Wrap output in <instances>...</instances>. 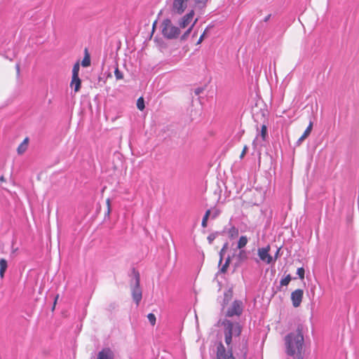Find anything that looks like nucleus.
<instances>
[{
    "instance_id": "f257e3e1",
    "label": "nucleus",
    "mask_w": 359,
    "mask_h": 359,
    "mask_svg": "<svg viewBox=\"0 0 359 359\" xmlns=\"http://www.w3.org/2000/svg\"><path fill=\"white\" fill-rule=\"evenodd\" d=\"M285 352L292 359H304V339L302 330L289 333L285 337Z\"/></svg>"
},
{
    "instance_id": "f03ea898",
    "label": "nucleus",
    "mask_w": 359,
    "mask_h": 359,
    "mask_svg": "<svg viewBox=\"0 0 359 359\" xmlns=\"http://www.w3.org/2000/svg\"><path fill=\"white\" fill-rule=\"evenodd\" d=\"M224 326V340L227 346H229L232 341V337L239 336L241 333V327L238 323H233L226 320L222 323Z\"/></svg>"
},
{
    "instance_id": "7ed1b4c3",
    "label": "nucleus",
    "mask_w": 359,
    "mask_h": 359,
    "mask_svg": "<svg viewBox=\"0 0 359 359\" xmlns=\"http://www.w3.org/2000/svg\"><path fill=\"white\" fill-rule=\"evenodd\" d=\"M161 32L165 38L173 39L179 36L180 30L170 19H165L161 24Z\"/></svg>"
},
{
    "instance_id": "20e7f679",
    "label": "nucleus",
    "mask_w": 359,
    "mask_h": 359,
    "mask_svg": "<svg viewBox=\"0 0 359 359\" xmlns=\"http://www.w3.org/2000/svg\"><path fill=\"white\" fill-rule=\"evenodd\" d=\"M189 0H172V12L175 14H182L188 6Z\"/></svg>"
},
{
    "instance_id": "39448f33",
    "label": "nucleus",
    "mask_w": 359,
    "mask_h": 359,
    "mask_svg": "<svg viewBox=\"0 0 359 359\" xmlns=\"http://www.w3.org/2000/svg\"><path fill=\"white\" fill-rule=\"evenodd\" d=\"M217 359H236L232 353V348H229L226 352L225 347L219 343L217 347Z\"/></svg>"
},
{
    "instance_id": "423d86ee",
    "label": "nucleus",
    "mask_w": 359,
    "mask_h": 359,
    "mask_svg": "<svg viewBox=\"0 0 359 359\" xmlns=\"http://www.w3.org/2000/svg\"><path fill=\"white\" fill-rule=\"evenodd\" d=\"M132 296H133V299L135 302L136 304L139 305V304L142 299V290L140 287V275H139V273H137V275H136V283H135V287H133V289L132 290Z\"/></svg>"
},
{
    "instance_id": "0eeeda50",
    "label": "nucleus",
    "mask_w": 359,
    "mask_h": 359,
    "mask_svg": "<svg viewBox=\"0 0 359 359\" xmlns=\"http://www.w3.org/2000/svg\"><path fill=\"white\" fill-rule=\"evenodd\" d=\"M243 307L242 303L239 301H234L231 307L228 309L226 316L232 317L233 316H240L242 313Z\"/></svg>"
},
{
    "instance_id": "6e6552de",
    "label": "nucleus",
    "mask_w": 359,
    "mask_h": 359,
    "mask_svg": "<svg viewBox=\"0 0 359 359\" xmlns=\"http://www.w3.org/2000/svg\"><path fill=\"white\" fill-rule=\"evenodd\" d=\"M194 11L191 10L190 12L184 15L181 20H180L179 25L180 28L184 29L187 27H190L193 23L194 17Z\"/></svg>"
},
{
    "instance_id": "1a4fd4ad",
    "label": "nucleus",
    "mask_w": 359,
    "mask_h": 359,
    "mask_svg": "<svg viewBox=\"0 0 359 359\" xmlns=\"http://www.w3.org/2000/svg\"><path fill=\"white\" fill-rule=\"evenodd\" d=\"M270 249V245L258 249V255L260 259L266 264H270L273 260L272 257L269 254Z\"/></svg>"
},
{
    "instance_id": "9d476101",
    "label": "nucleus",
    "mask_w": 359,
    "mask_h": 359,
    "mask_svg": "<svg viewBox=\"0 0 359 359\" xmlns=\"http://www.w3.org/2000/svg\"><path fill=\"white\" fill-rule=\"evenodd\" d=\"M304 295V291L302 289H297L291 294V300L294 307L300 306Z\"/></svg>"
},
{
    "instance_id": "9b49d317",
    "label": "nucleus",
    "mask_w": 359,
    "mask_h": 359,
    "mask_svg": "<svg viewBox=\"0 0 359 359\" xmlns=\"http://www.w3.org/2000/svg\"><path fill=\"white\" fill-rule=\"evenodd\" d=\"M114 353L110 348H104L97 353V359H114Z\"/></svg>"
},
{
    "instance_id": "f8f14e48",
    "label": "nucleus",
    "mask_w": 359,
    "mask_h": 359,
    "mask_svg": "<svg viewBox=\"0 0 359 359\" xmlns=\"http://www.w3.org/2000/svg\"><path fill=\"white\" fill-rule=\"evenodd\" d=\"M81 86V80L79 76H72V81L70 83L71 88H74V92L77 93L80 90Z\"/></svg>"
},
{
    "instance_id": "ddd939ff",
    "label": "nucleus",
    "mask_w": 359,
    "mask_h": 359,
    "mask_svg": "<svg viewBox=\"0 0 359 359\" xmlns=\"http://www.w3.org/2000/svg\"><path fill=\"white\" fill-rule=\"evenodd\" d=\"M29 137H25L22 142L18 146L17 149V152L19 155L23 154L28 148L29 144Z\"/></svg>"
},
{
    "instance_id": "4468645a",
    "label": "nucleus",
    "mask_w": 359,
    "mask_h": 359,
    "mask_svg": "<svg viewBox=\"0 0 359 359\" xmlns=\"http://www.w3.org/2000/svg\"><path fill=\"white\" fill-rule=\"evenodd\" d=\"M8 268L7 261L4 258L0 259V278L3 279L4 278L5 273Z\"/></svg>"
},
{
    "instance_id": "2eb2a0df",
    "label": "nucleus",
    "mask_w": 359,
    "mask_h": 359,
    "mask_svg": "<svg viewBox=\"0 0 359 359\" xmlns=\"http://www.w3.org/2000/svg\"><path fill=\"white\" fill-rule=\"evenodd\" d=\"M81 65L83 67H88L90 65V57L87 48L85 49L84 57L81 62Z\"/></svg>"
},
{
    "instance_id": "dca6fc26",
    "label": "nucleus",
    "mask_w": 359,
    "mask_h": 359,
    "mask_svg": "<svg viewBox=\"0 0 359 359\" xmlns=\"http://www.w3.org/2000/svg\"><path fill=\"white\" fill-rule=\"evenodd\" d=\"M312 128H313V122L310 121L308 127L305 130L303 135L299 137L298 141L299 142H302L304 140H305L310 135V133L312 130Z\"/></svg>"
},
{
    "instance_id": "f3484780",
    "label": "nucleus",
    "mask_w": 359,
    "mask_h": 359,
    "mask_svg": "<svg viewBox=\"0 0 359 359\" xmlns=\"http://www.w3.org/2000/svg\"><path fill=\"white\" fill-rule=\"evenodd\" d=\"M198 21V18H196L194 20V21L193 22V23L191 25L190 27H189V28L187 29V30L184 33V34L181 36V39L182 40H186L187 39V37L189 36V35L190 34V33L191 32L192 29H193V27H194V25H196V23Z\"/></svg>"
},
{
    "instance_id": "a211bd4d",
    "label": "nucleus",
    "mask_w": 359,
    "mask_h": 359,
    "mask_svg": "<svg viewBox=\"0 0 359 359\" xmlns=\"http://www.w3.org/2000/svg\"><path fill=\"white\" fill-rule=\"evenodd\" d=\"M248 241V239L246 236H241L238 240V242L237 248L238 249H242L247 245Z\"/></svg>"
},
{
    "instance_id": "6ab92c4d",
    "label": "nucleus",
    "mask_w": 359,
    "mask_h": 359,
    "mask_svg": "<svg viewBox=\"0 0 359 359\" xmlns=\"http://www.w3.org/2000/svg\"><path fill=\"white\" fill-rule=\"evenodd\" d=\"M229 236L231 238L237 237L238 236V230L235 226H231L228 231Z\"/></svg>"
},
{
    "instance_id": "aec40b11",
    "label": "nucleus",
    "mask_w": 359,
    "mask_h": 359,
    "mask_svg": "<svg viewBox=\"0 0 359 359\" xmlns=\"http://www.w3.org/2000/svg\"><path fill=\"white\" fill-rule=\"evenodd\" d=\"M137 107L140 111L144 110L145 106H144V100L142 97H140L137 100Z\"/></svg>"
},
{
    "instance_id": "412c9836",
    "label": "nucleus",
    "mask_w": 359,
    "mask_h": 359,
    "mask_svg": "<svg viewBox=\"0 0 359 359\" xmlns=\"http://www.w3.org/2000/svg\"><path fill=\"white\" fill-rule=\"evenodd\" d=\"M80 69V65L79 62H76L72 69V76H79V72Z\"/></svg>"
},
{
    "instance_id": "4be33fe9",
    "label": "nucleus",
    "mask_w": 359,
    "mask_h": 359,
    "mask_svg": "<svg viewBox=\"0 0 359 359\" xmlns=\"http://www.w3.org/2000/svg\"><path fill=\"white\" fill-rule=\"evenodd\" d=\"M267 136V127L266 125H262L261 127V137L262 140H266Z\"/></svg>"
},
{
    "instance_id": "5701e85b",
    "label": "nucleus",
    "mask_w": 359,
    "mask_h": 359,
    "mask_svg": "<svg viewBox=\"0 0 359 359\" xmlns=\"http://www.w3.org/2000/svg\"><path fill=\"white\" fill-rule=\"evenodd\" d=\"M147 318L152 326H154L156 325V318L154 313H149L147 315Z\"/></svg>"
},
{
    "instance_id": "b1692460",
    "label": "nucleus",
    "mask_w": 359,
    "mask_h": 359,
    "mask_svg": "<svg viewBox=\"0 0 359 359\" xmlns=\"http://www.w3.org/2000/svg\"><path fill=\"white\" fill-rule=\"evenodd\" d=\"M114 74H115L116 79L117 80H121V79H123V73L119 70L118 65H117V66H116V67L115 68V70H114Z\"/></svg>"
},
{
    "instance_id": "393cba45",
    "label": "nucleus",
    "mask_w": 359,
    "mask_h": 359,
    "mask_svg": "<svg viewBox=\"0 0 359 359\" xmlns=\"http://www.w3.org/2000/svg\"><path fill=\"white\" fill-rule=\"evenodd\" d=\"M209 0H195V4L201 8L206 7Z\"/></svg>"
},
{
    "instance_id": "a878e982",
    "label": "nucleus",
    "mask_w": 359,
    "mask_h": 359,
    "mask_svg": "<svg viewBox=\"0 0 359 359\" xmlns=\"http://www.w3.org/2000/svg\"><path fill=\"white\" fill-rule=\"evenodd\" d=\"M290 280H291V276L290 274H288L286 277H285L284 278H283L280 280V285L283 286V285L286 286L290 283Z\"/></svg>"
},
{
    "instance_id": "bb28decb",
    "label": "nucleus",
    "mask_w": 359,
    "mask_h": 359,
    "mask_svg": "<svg viewBox=\"0 0 359 359\" xmlns=\"http://www.w3.org/2000/svg\"><path fill=\"white\" fill-rule=\"evenodd\" d=\"M297 273L298 274L300 279L303 280L304 278L305 271L303 267L299 268L297 269Z\"/></svg>"
},
{
    "instance_id": "cd10ccee",
    "label": "nucleus",
    "mask_w": 359,
    "mask_h": 359,
    "mask_svg": "<svg viewBox=\"0 0 359 359\" xmlns=\"http://www.w3.org/2000/svg\"><path fill=\"white\" fill-rule=\"evenodd\" d=\"M207 31H208V28H206L205 29V31L203 32V33L201 35V36L199 37V39H198V41L196 43V45H199V44H201L203 42V41L205 39V34L207 33Z\"/></svg>"
},
{
    "instance_id": "c85d7f7f",
    "label": "nucleus",
    "mask_w": 359,
    "mask_h": 359,
    "mask_svg": "<svg viewBox=\"0 0 359 359\" xmlns=\"http://www.w3.org/2000/svg\"><path fill=\"white\" fill-rule=\"evenodd\" d=\"M106 204H107V216H109L110 215V212H111V202H110V199L109 198H107L106 200Z\"/></svg>"
},
{
    "instance_id": "c756f323",
    "label": "nucleus",
    "mask_w": 359,
    "mask_h": 359,
    "mask_svg": "<svg viewBox=\"0 0 359 359\" xmlns=\"http://www.w3.org/2000/svg\"><path fill=\"white\" fill-rule=\"evenodd\" d=\"M248 147L246 145L244 146L243 149V151L240 155V158H243L244 157V156L247 153V151H248Z\"/></svg>"
},
{
    "instance_id": "7c9ffc66",
    "label": "nucleus",
    "mask_w": 359,
    "mask_h": 359,
    "mask_svg": "<svg viewBox=\"0 0 359 359\" xmlns=\"http://www.w3.org/2000/svg\"><path fill=\"white\" fill-rule=\"evenodd\" d=\"M208 219H207L206 217H203L202 222H201V226L203 228H205L207 226V225H208Z\"/></svg>"
},
{
    "instance_id": "2f4dec72",
    "label": "nucleus",
    "mask_w": 359,
    "mask_h": 359,
    "mask_svg": "<svg viewBox=\"0 0 359 359\" xmlns=\"http://www.w3.org/2000/svg\"><path fill=\"white\" fill-rule=\"evenodd\" d=\"M215 234H210L208 236V240L210 243H212V242L215 240Z\"/></svg>"
},
{
    "instance_id": "473e14b6",
    "label": "nucleus",
    "mask_w": 359,
    "mask_h": 359,
    "mask_svg": "<svg viewBox=\"0 0 359 359\" xmlns=\"http://www.w3.org/2000/svg\"><path fill=\"white\" fill-rule=\"evenodd\" d=\"M219 215V210H215V211L213 212L212 217L216 218Z\"/></svg>"
},
{
    "instance_id": "72a5a7b5",
    "label": "nucleus",
    "mask_w": 359,
    "mask_h": 359,
    "mask_svg": "<svg viewBox=\"0 0 359 359\" xmlns=\"http://www.w3.org/2000/svg\"><path fill=\"white\" fill-rule=\"evenodd\" d=\"M210 214H211L210 210H206V212H205V213L203 217H206L207 219H208L210 217Z\"/></svg>"
},
{
    "instance_id": "f704fd0d",
    "label": "nucleus",
    "mask_w": 359,
    "mask_h": 359,
    "mask_svg": "<svg viewBox=\"0 0 359 359\" xmlns=\"http://www.w3.org/2000/svg\"><path fill=\"white\" fill-rule=\"evenodd\" d=\"M59 298V295H56V297H55V301H54V303H53V306L52 308V310L53 311L55 309V305H56V303H57V301Z\"/></svg>"
},
{
    "instance_id": "c9c22d12",
    "label": "nucleus",
    "mask_w": 359,
    "mask_h": 359,
    "mask_svg": "<svg viewBox=\"0 0 359 359\" xmlns=\"http://www.w3.org/2000/svg\"><path fill=\"white\" fill-rule=\"evenodd\" d=\"M239 256L241 257H245V251L243 250H241L240 252H239Z\"/></svg>"
},
{
    "instance_id": "e433bc0d",
    "label": "nucleus",
    "mask_w": 359,
    "mask_h": 359,
    "mask_svg": "<svg viewBox=\"0 0 359 359\" xmlns=\"http://www.w3.org/2000/svg\"><path fill=\"white\" fill-rule=\"evenodd\" d=\"M0 182H6V178H5V177H4V175H1V176L0 177Z\"/></svg>"
},
{
    "instance_id": "4c0bfd02",
    "label": "nucleus",
    "mask_w": 359,
    "mask_h": 359,
    "mask_svg": "<svg viewBox=\"0 0 359 359\" xmlns=\"http://www.w3.org/2000/svg\"><path fill=\"white\" fill-rule=\"evenodd\" d=\"M280 248H278V249L277 250V251H276V255H275V259H276L278 258V255H279V252H280Z\"/></svg>"
},
{
    "instance_id": "58836bf2",
    "label": "nucleus",
    "mask_w": 359,
    "mask_h": 359,
    "mask_svg": "<svg viewBox=\"0 0 359 359\" xmlns=\"http://www.w3.org/2000/svg\"><path fill=\"white\" fill-rule=\"evenodd\" d=\"M227 264H228V262H226L225 263V264L223 266V267H222V271H224V269L226 268V265H227Z\"/></svg>"
},
{
    "instance_id": "ea45409f",
    "label": "nucleus",
    "mask_w": 359,
    "mask_h": 359,
    "mask_svg": "<svg viewBox=\"0 0 359 359\" xmlns=\"http://www.w3.org/2000/svg\"><path fill=\"white\" fill-rule=\"evenodd\" d=\"M156 21H155L153 24V29H152V31L154 32V29H155V27H156Z\"/></svg>"
}]
</instances>
